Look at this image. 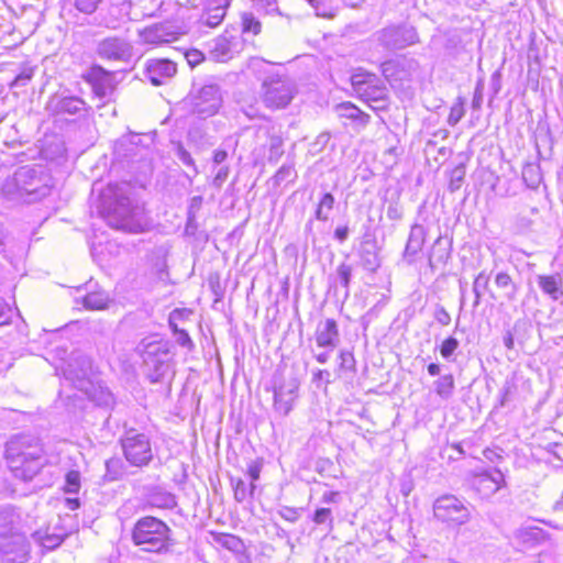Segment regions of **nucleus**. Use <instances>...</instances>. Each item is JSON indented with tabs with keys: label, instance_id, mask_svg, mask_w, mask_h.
<instances>
[{
	"label": "nucleus",
	"instance_id": "25",
	"mask_svg": "<svg viewBox=\"0 0 563 563\" xmlns=\"http://www.w3.org/2000/svg\"><path fill=\"white\" fill-rule=\"evenodd\" d=\"M336 112L340 117L358 120L362 125L368 123L369 115L361 111L351 102H342L336 106Z\"/></svg>",
	"mask_w": 563,
	"mask_h": 563
},
{
	"label": "nucleus",
	"instance_id": "61",
	"mask_svg": "<svg viewBox=\"0 0 563 563\" xmlns=\"http://www.w3.org/2000/svg\"><path fill=\"white\" fill-rule=\"evenodd\" d=\"M387 217L390 220H399L402 218V211L396 203H390L387 208Z\"/></svg>",
	"mask_w": 563,
	"mask_h": 563
},
{
	"label": "nucleus",
	"instance_id": "63",
	"mask_svg": "<svg viewBox=\"0 0 563 563\" xmlns=\"http://www.w3.org/2000/svg\"><path fill=\"white\" fill-rule=\"evenodd\" d=\"M10 320L9 309L0 303V325L7 324Z\"/></svg>",
	"mask_w": 563,
	"mask_h": 563
},
{
	"label": "nucleus",
	"instance_id": "43",
	"mask_svg": "<svg viewBox=\"0 0 563 563\" xmlns=\"http://www.w3.org/2000/svg\"><path fill=\"white\" fill-rule=\"evenodd\" d=\"M517 391V385L514 379H506L500 389L499 405L505 407L509 401L512 400Z\"/></svg>",
	"mask_w": 563,
	"mask_h": 563
},
{
	"label": "nucleus",
	"instance_id": "59",
	"mask_svg": "<svg viewBox=\"0 0 563 563\" xmlns=\"http://www.w3.org/2000/svg\"><path fill=\"white\" fill-rule=\"evenodd\" d=\"M330 376L331 374L327 369H316L312 374V383L324 382L325 385H329L331 383Z\"/></svg>",
	"mask_w": 563,
	"mask_h": 563
},
{
	"label": "nucleus",
	"instance_id": "13",
	"mask_svg": "<svg viewBox=\"0 0 563 563\" xmlns=\"http://www.w3.org/2000/svg\"><path fill=\"white\" fill-rule=\"evenodd\" d=\"M30 543L24 532H12L0 537V551L9 563H25L30 558Z\"/></svg>",
	"mask_w": 563,
	"mask_h": 563
},
{
	"label": "nucleus",
	"instance_id": "10",
	"mask_svg": "<svg viewBox=\"0 0 563 563\" xmlns=\"http://www.w3.org/2000/svg\"><path fill=\"white\" fill-rule=\"evenodd\" d=\"M188 101L195 114L209 118L219 111L222 104V92L216 84L203 85L190 92Z\"/></svg>",
	"mask_w": 563,
	"mask_h": 563
},
{
	"label": "nucleus",
	"instance_id": "30",
	"mask_svg": "<svg viewBox=\"0 0 563 563\" xmlns=\"http://www.w3.org/2000/svg\"><path fill=\"white\" fill-rule=\"evenodd\" d=\"M334 203L335 199L332 194H323L314 211L316 219L319 221H327L330 217V212L334 207Z\"/></svg>",
	"mask_w": 563,
	"mask_h": 563
},
{
	"label": "nucleus",
	"instance_id": "55",
	"mask_svg": "<svg viewBox=\"0 0 563 563\" xmlns=\"http://www.w3.org/2000/svg\"><path fill=\"white\" fill-rule=\"evenodd\" d=\"M313 9L316 11V14L321 18L331 19L335 15L333 9L322 0H318V2L313 4Z\"/></svg>",
	"mask_w": 563,
	"mask_h": 563
},
{
	"label": "nucleus",
	"instance_id": "45",
	"mask_svg": "<svg viewBox=\"0 0 563 563\" xmlns=\"http://www.w3.org/2000/svg\"><path fill=\"white\" fill-rule=\"evenodd\" d=\"M103 0H69V2L85 14L93 13Z\"/></svg>",
	"mask_w": 563,
	"mask_h": 563
},
{
	"label": "nucleus",
	"instance_id": "8",
	"mask_svg": "<svg viewBox=\"0 0 563 563\" xmlns=\"http://www.w3.org/2000/svg\"><path fill=\"white\" fill-rule=\"evenodd\" d=\"M125 460L136 467L147 466L153 460V450L148 435L136 429H129L120 440Z\"/></svg>",
	"mask_w": 563,
	"mask_h": 563
},
{
	"label": "nucleus",
	"instance_id": "58",
	"mask_svg": "<svg viewBox=\"0 0 563 563\" xmlns=\"http://www.w3.org/2000/svg\"><path fill=\"white\" fill-rule=\"evenodd\" d=\"M434 319L441 324V325H448L450 324L451 322V316L450 313L445 310L444 307L442 306H439L437 307L435 309V312H434Z\"/></svg>",
	"mask_w": 563,
	"mask_h": 563
},
{
	"label": "nucleus",
	"instance_id": "6",
	"mask_svg": "<svg viewBox=\"0 0 563 563\" xmlns=\"http://www.w3.org/2000/svg\"><path fill=\"white\" fill-rule=\"evenodd\" d=\"M299 387L300 380L294 374L286 376L283 372L276 371L273 376V409L277 415L287 417L291 412Z\"/></svg>",
	"mask_w": 563,
	"mask_h": 563
},
{
	"label": "nucleus",
	"instance_id": "62",
	"mask_svg": "<svg viewBox=\"0 0 563 563\" xmlns=\"http://www.w3.org/2000/svg\"><path fill=\"white\" fill-rule=\"evenodd\" d=\"M334 236L341 243L344 242L349 236V228L346 225L336 228L334 231Z\"/></svg>",
	"mask_w": 563,
	"mask_h": 563
},
{
	"label": "nucleus",
	"instance_id": "50",
	"mask_svg": "<svg viewBox=\"0 0 563 563\" xmlns=\"http://www.w3.org/2000/svg\"><path fill=\"white\" fill-rule=\"evenodd\" d=\"M312 521L316 525H324L329 523L330 527H332L333 517L332 511L330 508H319L314 511L312 516Z\"/></svg>",
	"mask_w": 563,
	"mask_h": 563
},
{
	"label": "nucleus",
	"instance_id": "5",
	"mask_svg": "<svg viewBox=\"0 0 563 563\" xmlns=\"http://www.w3.org/2000/svg\"><path fill=\"white\" fill-rule=\"evenodd\" d=\"M147 376L152 383L161 382L169 372L172 344L168 341L143 340L137 345Z\"/></svg>",
	"mask_w": 563,
	"mask_h": 563
},
{
	"label": "nucleus",
	"instance_id": "36",
	"mask_svg": "<svg viewBox=\"0 0 563 563\" xmlns=\"http://www.w3.org/2000/svg\"><path fill=\"white\" fill-rule=\"evenodd\" d=\"M35 67L30 65H23L19 74L10 82V89H21L29 85L34 77Z\"/></svg>",
	"mask_w": 563,
	"mask_h": 563
},
{
	"label": "nucleus",
	"instance_id": "38",
	"mask_svg": "<svg viewBox=\"0 0 563 563\" xmlns=\"http://www.w3.org/2000/svg\"><path fill=\"white\" fill-rule=\"evenodd\" d=\"M32 537L35 542L40 543L43 548L47 550H53L63 542L62 536L43 533L42 531H35L32 534Z\"/></svg>",
	"mask_w": 563,
	"mask_h": 563
},
{
	"label": "nucleus",
	"instance_id": "12",
	"mask_svg": "<svg viewBox=\"0 0 563 563\" xmlns=\"http://www.w3.org/2000/svg\"><path fill=\"white\" fill-rule=\"evenodd\" d=\"M88 109L81 98L57 93L51 96L45 106L47 114L55 118L85 117Z\"/></svg>",
	"mask_w": 563,
	"mask_h": 563
},
{
	"label": "nucleus",
	"instance_id": "14",
	"mask_svg": "<svg viewBox=\"0 0 563 563\" xmlns=\"http://www.w3.org/2000/svg\"><path fill=\"white\" fill-rule=\"evenodd\" d=\"M91 361L89 357L80 355L73 358L67 366L64 368V376L67 380H70L74 386L84 391L89 397L90 390V380L89 376L91 374Z\"/></svg>",
	"mask_w": 563,
	"mask_h": 563
},
{
	"label": "nucleus",
	"instance_id": "51",
	"mask_svg": "<svg viewBox=\"0 0 563 563\" xmlns=\"http://www.w3.org/2000/svg\"><path fill=\"white\" fill-rule=\"evenodd\" d=\"M339 358H340L339 368L341 371H351V372L355 371V360H354V355L352 352L341 351Z\"/></svg>",
	"mask_w": 563,
	"mask_h": 563
},
{
	"label": "nucleus",
	"instance_id": "54",
	"mask_svg": "<svg viewBox=\"0 0 563 563\" xmlns=\"http://www.w3.org/2000/svg\"><path fill=\"white\" fill-rule=\"evenodd\" d=\"M301 510V508L282 506L278 510V515L289 522H296L300 517Z\"/></svg>",
	"mask_w": 563,
	"mask_h": 563
},
{
	"label": "nucleus",
	"instance_id": "20",
	"mask_svg": "<svg viewBox=\"0 0 563 563\" xmlns=\"http://www.w3.org/2000/svg\"><path fill=\"white\" fill-rule=\"evenodd\" d=\"M316 341L320 347H335L339 343L338 324L333 319H327L316 332Z\"/></svg>",
	"mask_w": 563,
	"mask_h": 563
},
{
	"label": "nucleus",
	"instance_id": "2",
	"mask_svg": "<svg viewBox=\"0 0 563 563\" xmlns=\"http://www.w3.org/2000/svg\"><path fill=\"white\" fill-rule=\"evenodd\" d=\"M53 186V178L44 166L25 165L4 180L2 194L11 201L33 203L47 197Z\"/></svg>",
	"mask_w": 563,
	"mask_h": 563
},
{
	"label": "nucleus",
	"instance_id": "19",
	"mask_svg": "<svg viewBox=\"0 0 563 563\" xmlns=\"http://www.w3.org/2000/svg\"><path fill=\"white\" fill-rule=\"evenodd\" d=\"M15 531L23 532L21 512L12 506H5L0 509V537Z\"/></svg>",
	"mask_w": 563,
	"mask_h": 563
},
{
	"label": "nucleus",
	"instance_id": "53",
	"mask_svg": "<svg viewBox=\"0 0 563 563\" xmlns=\"http://www.w3.org/2000/svg\"><path fill=\"white\" fill-rule=\"evenodd\" d=\"M459 341L453 338V336H450L446 340L443 341L441 347H440V353L441 355L444 357V358H450L453 353L456 351V349L459 347Z\"/></svg>",
	"mask_w": 563,
	"mask_h": 563
},
{
	"label": "nucleus",
	"instance_id": "1",
	"mask_svg": "<svg viewBox=\"0 0 563 563\" xmlns=\"http://www.w3.org/2000/svg\"><path fill=\"white\" fill-rule=\"evenodd\" d=\"M101 214L117 230L142 232L146 227L144 207L130 197L129 185H109L101 195Z\"/></svg>",
	"mask_w": 563,
	"mask_h": 563
},
{
	"label": "nucleus",
	"instance_id": "33",
	"mask_svg": "<svg viewBox=\"0 0 563 563\" xmlns=\"http://www.w3.org/2000/svg\"><path fill=\"white\" fill-rule=\"evenodd\" d=\"M231 484L234 490V499L238 503H243L247 497L253 496L254 490L256 488L254 483H251L250 486L247 487L242 478H232Z\"/></svg>",
	"mask_w": 563,
	"mask_h": 563
},
{
	"label": "nucleus",
	"instance_id": "22",
	"mask_svg": "<svg viewBox=\"0 0 563 563\" xmlns=\"http://www.w3.org/2000/svg\"><path fill=\"white\" fill-rule=\"evenodd\" d=\"M450 257V243L442 236H439L430 251L429 265L432 268H437L440 265H444Z\"/></svg>",
	"mask_w": 563,
	"mask_h": 563
},
{
	"label": "nucleus",
	"instance_id": "57",
	"mask_svg": "<svg viewBox=\"0 0 563 563\" xmlns=\"http://www.w3.org/2000/svg\"><path fill=\"white\" fill-rule=\"evenodd\" d=\"M185 57L191 67L199 65L205 59L203 53L198 49L186 52Z\"/></svg>",
	"mask_w": 563,
	"mask_h": 563
},
{
	"label": "nucleus",
	"instance_id": "23",
	"mask_svg": "<svg viewBox=\"0 0 563 563\" xmlns=\"http://www.w3.org/2000/svg\"><path fill=\"white\" fill-rule=\"evenodd\" d=\"M538 285L541 290L549 295L553 300H558L561 296H563V291L561 289L562 278L560 274L539 275Z\"/></svg>",
	"mask_w": 563,
	"mask_h": 563
},
{
	"label": "nucleus",
	"instance_id": "15",
	"mask_svg": "<svg viewBox=\"0 0 563 563\" xmlns=\"http://www.w3.org/2000/svg\"><path fill=\"white\" fill-rule=\"evenodd\" d=\"M97 54L101 58L109 60L129 62L133 55V47L124 38L117 36L106 37L98 43Z\"/></svg>",
	"mask_w": 563,
	"mask_h": 563
},
{
	"label": "nucleus",
	"instance_id": "7",
	"mask_svg": "<svg viewBox=\"0 0 563 563\" xmlns=\"http://www.w3.org/2000/svg\"><path fill=\"white\" fill-rule=\"evenodd\" d=\"M296 93V86L287 76L271 75L262 84V99L269 109L286 108Z\"/></svg>",
	"mask_w": 563,
	"mask_h": 563
},
{
	"label": "nucleus",
	"instance_id": "27",
	"mask_svg": "<svg viewBox=\"0 0 563 563\" xmlns=\"http://www.w3.org/2000/svg\"><path fill=\"white\" fill-rule=\"evenodd\" d=\"M357 95L366 101H383L386 98V88L377 78V81H372Z\"/></svg>",
	"mask_w": 563,
	"mask_h": 563
},
{
	"label": "nucleus",
	"instance_id": "24",
	"mask_svg": "<svg viewBox=\"0 0 563 563\" xmlns=\"http://www.w3.org/2000/svg\"><path fill=\"white\" fill-rule=\"evenodd\" d=\"M129 146H135V148L143 151L142 137L139 134L130 133L123 135L117 141L114 145V153L119 158L132 159V154L126 153Z\"/></svg>",
	"mask_w": 563,
	"mask_h": 563
},
{
	"label": "nucleus",
	"instance_id": "17",
	"mask_svg": "<svg viewBox=\"0 0 563 563\" xmlns=\"http://www.w3.org/2000/svg\"><path fill=\"white\" fill-rule=\"evenodd\" d=\"M238 44L235 37L218 36L210 43L209 54L214 62L224 63L233 58Z\"/></svg>",
	"mask_w": 563,
	"mask_h": 563
},
{
	"label": "nucleus",
	"instance_id": "29",
	"mask_svg": "<svg viewBox=\"0 0 563 563\" xmlns=\"http://www.w3.org/2000/svg\"><path fill=\"white\" fill-rule=\"evenodd\" d=\"M522 179L529 188L536 189L542 181L540 166L528 163L522 168Z\"/></svg>",
	"mask_w": 563,
	"mask_h": 563
},
{
	"label": "nucleus",
	"instance_id": "21",
	"mask_svg": "<svg viewBox=\"0 0 563 563\" xmlns=\"http://www.w3.org/2000/svg\"><path fill=\"white\" fill-rule=\"evenodd\" d=\"M230 3L231 0H228V2H224L223 0H213L212 4H210L201 15V23L210 27H217L220 25L225 16L227 9Z\"/></svg>",
	"mask_w": 563,
	"mask_h": 563
},
{
	"label": "nucleus",
	"instance_id": "64",
	"mask_svg": "<svg viewBox=\"0 0 563 563\" xmlns=\"http://www.w3.org/2000/svg\"><path fill=\"white\" fill-rule=\"evenodd\" d=\"M339 497L338 492H327L322 496V501L325 504L336 503Z\"/></svg>",
	"mask_w": 563,
	"mask_h": 563
},
{
	"label": "nucleus",
	"instance_id": "49",
	"mask_svg": "<svg viewBox=\"0 0 563 563\" xmlns=\"http://www.w3.org/2000/svg\"><path fill=\"white\" fill-rule=\"evenodd\" d=\"M336 275L340 284L346 289L347 292L352 277V267L346 263H342L336 268Z\"/></svg>",
	"mask_w": 563,
	"mask_h": 563
},
{
	"label": "nucleus",
	"instance_id": "56",
	"mask_svg": "<svg viewBox=\"0 0 563 563\" xmlns=\"http://www.w3.org/2000/svg\"><path fill=\"white\" fill-rule=\"evenodd\" d=\"M263 462L260 460L252 461L247 466V475L251 478V483H254L260 478L262 472Z\"/></svg>",
	"mask_w": 563,
	"mask_h": 563
},
{
	"label": "nucleus",
	"instance_id": "3",
	"mask_svg": "<svg viewBox=\"0 0 563 563\" xmlns=\"http://www.w3.org/2000/svg\"><path fill=\"white\" fill-rule=\"evenodd\" d=\"M8 466L14 477L32 481L46 464L41 441L31 434H16L5 444Z\"/></svg>",
	"mask_w": 563,
	"mask_h": 563
},
{
	"label": "nucleus",
	"instance_id": "16",
	"mask_svg": "<svg viewBox=\"0 0 563 563\" xmlns=\"http://www.w3.org/2000/svg\"><path fill=\"white\" fill-rule=\"evenodd\" d=\"M176 64L169 59H150L146 63L145 77L154 86L164 85L175 76Z\"/></svg>",
	"mask_w": 563,
	"mask_h": 563
},
{
	"label": "nucleus",
	"instance_id": "46",
	"mask_svg": "<svg viewBox=\"0 0 563 563\" xmlns=\"http://www.w3.org/2000/svg\"><path fill=\"white\" fill-rule=\"evenodd\" d=\"M65 490L69 494H76L80 489V473L78 471H69L65 478Z\"/></svg>",
	"mask_w": 563,
	"mask_h": 563
},
{
	"label": "nucleus",
	"instance_id": "35",
	"mask_svg": "<svg viewBox=\"0 0 563 563\" xmlns=\"http://www.w3.org/2000/svg\"><path fill=\"white\" fill-rule=\"evenodd\" d=\"M217 543H219L222 548L228 549L235 553H241L244 549V544L242 540L233 534L229 533H220L216 537Z\"/></svg>",
	"mask_w": 563,
	"mask_h": 563
},
{
	"label": "nucleus",
	"instance_id": "4",
	"mask_svg": "<svg viewBox=\"0 0 563 563\" xmlns=\"http://www.w3.org/2000/svg\"><path fill=\"white\" fill-rule=\"evenodd\" d=\"M169 534L170 529L164 521L145 516L135 522L132 529V541L142 551L163 553L168 551Z\"/></svg>",
	"mask_w": 563,
	"mask_h": 563
},
{
	"label": "nucleus",
	"instance_id": "18",
	"mask_svg": "<svg viewBox=\"0 0 563 563\" xmlns=\"http://www.w3.org/2000/svg\"><path fill=\"white\" fill-rule=\"evenodd\" d=\"M426 241V230L420 224H413L411 227L409 238L402 253V260L407 264H412L416 256L421 252Z\"/></svg>",
	"mask_w": 563,
	"mask_h": 563
},
{
	"label": "nucleus",
	"instance_id": "32",
	"mask_svg": "<svg viewBox=\"0 0 563 563\" xmlns=\"http://www.w3.org/2000/svg\"><path fill=\"white\" fill-rule=\"evenodd\" d=\"M434 389L439 397L449 399L454 390V378L451 374L443 375L434 382Z\"/></svg>",
	"mask_w": 563,
	"mask_h": 563
},
{
	"label": "nucleus",
	"instance_id": "41",
	"mask_svg": "<svg viewBox=\"0 0 563 563\" xmlns=\"http://www.w3.org/2000/svg\"><path fill=\"white\" fill-rule=\"evenodd\" d=\"M489 276L485 272H481L474 283H473V292L475 295L474 307H477L481 302V298L483 291H485L488 287Z\"/></svg>",
	"mask_w": 563,
	"mask_h": 563
},
{
	"label": "nucleus",
	"instance_id": "44",
	"mask_svg": "<svg viewBox=\"0 0 563 563\" xmlns=\"http://www.w3.org/2000/svg\"><path fill=\"white\" fill-rule=\"evenodd\" d=\"M465 178V167L463 165L456 166L450 175L449 190L454 192L459 190Z\"/></svg>",
	"mask_w": 563,
	"mask_h": 563
},
{
	"label": "nucleus",
	"instance_id": "31",
	"mask_svg": "<svg viewBox=\"0 0 563 563\" xmlns=\"http://www.w3.org/2000/svg\"><path fill=\"white\" fill-rule=\"evenodd\" d=\"M297 177L296 169L292 163L284 164L273 176L272 181L274 186L278 187L283 184L292 183Z\"/></svg>",
	"mask_w": 563,
	"mask_h": 563
},
{
	"label": "nucleus",
	"instance_id": "34",
	"mask_svg": "<svg viewBox=\"0 0 563 563\" xmlns=\"http://www.w3.org/2000/svg\"><path fill=\"white\" fill-rule=\"evenodd\" d=\"M144 38L148 43L163 44L173 42L176 37L172 33H165L162 26H155L145 31Z\"/></svg>",
	"mask_w": 563,
	"mask_h": 563
},
{
	"label": "nucleus",
	"instance_id": "48",
	"mask_svg": "<svg viewBox=\"0 0 563 563\" xmlns=\"http://www.w3.org/2000/svg\"><path fill=\"white\" fill-rule=\"evenodd\" d=\"M174 334L176 335V342L187 350L191 351L195 346L192 340L190 339L189 334L181 329H178L176 324L170 323Z\"/></svg>",
	"mask_w": 563,
	"mask_h": 563
},
{
	"label": "nucleus",
	"instance_id": "52",
	"mask_svg": "<svg viewBox=\"0 0 563 563\" xmlns=\"http://www.w3.org/2000/svg\"><path fill=\"white\" fill-rule=\"evenodd\" d=\"M465 110L462 101L454 103L450 110V114L448 117V123L451 126L456 125L460 120L464 117Z\"/></svg>",
	"mask_w": 563,
	"mask_h": 563
},
{
	"label": "nucleus",
	"instance_id": "28",
	"mask_svg": "<svg viewBox=\"0 0 563 563\" xmlns=\"http://www.w3.org/2000/svg\"><path fill=\"white\" fill-rule=\"evenodd\" d=\"M148 503L153 507L172 509L176 505L175 496L165 490H155L150 495Z\"/></svg>",
	"mask_w": 563,
	"mask_h": 563
},
{
	"label": "nucleus",
	"instance_id": "9",
	"mask_svg": "<svg viewBox=\"0 0 563 563\" xmlns=\"http://www.w3.org/2000/svg\"><path fill=\"white\" fill-rule=\"evenodd\" d=\"M433 516L449 527H460L470 520L471 511L462 499L445 494L434 500Z\"/></svg>",
	"mask_w": 563,
	"mask_h": 563
},
{
	"label": "nucleus",
	"instance_id": "26",
	"mask_svg": "<svg viewBox=\"0 0 563 563\" xmlns=\"http://www.w3.org/2000/svg\"><path fill=\"white\" fill-rule=\"evenodd\" d=\"M109 300V295L106 291L99 290L87 294L82 298V303L86 309L101 310L108 307Z\"/></svg>",
	"mask_w": 563,
	"mask_h": 563
},
{
	"label": "nucleus",
	"instance_id": "39",
	"mask_svg": "<svg viewBox=\"0 0 563 563\" xmlns=\"http://www.w3.org/2000/svg\"><path fill=\"white\" fill-rule=\"evenodd\" d=\"M372 81H377V77L369 73H355L351 77V84L356 93L364 91V88Z\"/></svg>",
	"mask_w": 563,
	"mask_h": 563
},
{
	"label": "nucleus",
	"instance_id": "42",
	"mask_svg": "<svg viewBox=\"0 0 563 563\" xmlns=\"http://www.w3.org/2000/svg\"><path fill=\"white\" fill-rule=\"evenodd\" d=\"M284 154L283 150V139L277 135H273L269 139V152H268V162L277 163L278 159Z\"/></svg>",
	"mask_w": 563,
	"mask_h": 563
},
{
	"label": "nucleus",
	"instance_id": "60",
	"mask_svg": "<svg viewBox=\"0 0 563 563\" xmlns=\"http://www.w3.org/2000/svg\"><path fill=\"white\" fill-rule=\"evenodd\" d=\"M228 176H229V167L228 166L220 167L213 178V186L220 188L223 185V183L228 179Z\"/></svg>",
	"mask_w": 563,
	"mask_h": 563
},
{
	"label": "nucleus",
	"instance_id": "11",
	"mask_svg": "<svg viewBox=\"0 0 563 563\" xmlns=\"http://www.w3.org/2000/svg\"><path fill=\"white\" fill-rule=\"evenodd\" d=\"M377 41L388 49H402L419 42L416 29L408 24L389 25L377 33Z\"/></svg>",
	"mask_w": 563,
	"mask_h": 563
},
{
	"label": "nucleus",
	"instance_id": "47",
	"mask_svg": "<svg viewBox=\"0 0 563 563\" xmlns=\"http://www.w3.org/2000/svg\"><path fill=\"white\" fill-rule=\"evenodd\" d=\"M242 26L244 32H250L254 35L261 32V22L252 13H243Z\"/></svg>",
	"mask_w": 563,
	"mask_h": 563
},
{
	"label": "nucleus",
	"instance_id": "37",
	"mask_svg": "<svg viewBox=\"0 0 563 563\" xmlns=\"http://www.w3.org/2000/svg\"><path fill=\"white\" fill-rule=\"evenodd\" d=\"M495 284L498 288L508 290V292L506 294V298L509 301H512L516 299L517 286L507 273H504V272L498 273L495 277Z\"/></svg>",
	"mask_w": 563,
	"mask_h": 563
},
{
	"label": "nucleus",
	"instance_id": "40",
	"mask_svg": "<svg viewBox=\"0 0 563 563\" xmlns=\"http://www.w3.org/2000/svg\"><path fill=\"white\" fill-rule=\"evenodd\" d=\"M504 483V475L500 471H495L493 474H483L479 477V484L485 485L492 492H497Z\"/></svg>",
	"mask_w": 563,
	"mask_h": 563
}]
</instances>
